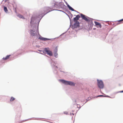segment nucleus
Returning a JSON list of instances; mask_svg holds the SVG:
<instances>
[{"instance_id":"0eeeda50","label":"nucleus","mask_w":123,"mask_h":123,"mask_svg":"<svg viewBox=\"0 0 123 123\" xmlns=\"http://www.w3.org/2000/svg\"><path fill=\"white\" fill-rule=\"evenodd\" d=\"M75 23L73 25V27L75 28H77L79 26V22H75Z\"/></svg>"},{"instance_id":"412c9836","label":"nucleus","mask_w":123,"mask_h":123,"mask_svg":"<svg viewBox=\"0 0 123 123\" xmlns=\"http://www.w3.org/2000/svg\"><path fill=\"white\" fill-rule=\"evenodd\" d=\"M121 92H123V91H121Z\"/></svg>"},{"instance_id":"4468645a","label":"nucleus","mask_w":123,"mask_h":123,"mask_svg":"<svg viewBox=\"0 0 123 123\" xmlns=\"http://www.w3.org/2000/svg\"><path fill=\"white\" fill-rule=\"evenodd\" d=\"M4 11L6 12H8V10L7 9V8L6 7L4 6Z\"/></svg>"},{"instance_id":"f03ea898","label":"nucleus","mask_w":123,"mask_h":123,"mask_svg":"<svg viewBox=\"0 0 123 123\" xmlns=\"http://www.w3.org/2000/svg\"><path fill=\"white\" fill-rule=\"evenodd\" d=\"M81 17L82 18L85 20L86 22H89L90 21L91 19L89 17L82 14H80Z\"/></svg>"},{"instance_id":"f3484780","label":"nucleus","mask_w":123,"mask_h":123,"mask_svg":"<svg viewBox=\"0 0 123 123\" xmlns=\"http://www.w3.org/2000/svg\"><path fill=\"white\" fill-rule=\"evenodd\" d=\"M122 21H123V19L118 21L119 22H121Z\"/></svg>"},{"instance_id":"39448f33","label":"nucleus","mask_w":123,"mask_h":123,"mask_svg":"<svg viewBox=\"0 0 123 123\" xmlns=\"http://www.w3.org/2000/svg\"><path fill=\"white\" fill-rule=\"evenodd\" d=\"M45 50L47 53L50 56H51L53 55L52 52L51 51L49 50V48H45Z\"/></svg>"},{"instance_id":"2eb2a0df","label":"nucleus","mask_w":123,"mask_h":123,"mask_svg":"<svg viewBox=\"0 0 123 123\" xmlns=\"http://www.w3.org/2000/svg\"><path fill=\"white\" fill-rule=\"evenodd\" d=\"M15 99V98H14L12 97L10 99V100L11 101H12L14 100Z\"/></svg>"},{"instance_id":"f257e3e1","label":"nucleus","mask_w":123,"mask_h":123,"mask_svg":"<svg viewBox=\"0 0 123 123\" xmlns=\"http://www.w3.org/2000/svg\"><path fill=\"white\" fill-rule=\"evenodd\" d=\"M61 81L66 85H69L71 86H74L75 83L72 82L67 81L64 80H61Z\"/></svg>"},{"instance_id":"20e7f679","label":"nucleus","mask_w":123,"mask_h":123,"mask_svg":"<svg viewBox=\"0 0 123 123\" xmlns=\"http://www.w3.org/2000/svg\"><path fill=\"white\" fill-rule=\"evenodd\" d=\"M50 9L49 7L44 8L43 10L44 13L43 14V16H44L47 13L51 11V10H50Z\"/></svg>"},{"instance_id":"9d476101","label":"nucleus","mask_w":123,"mask_h":123,"mask_svg":"<svg viewBox=\"0 0 123 123\" xmlns=\"http://www.w3.org/2000/svg\"><path fill=\"white\" fill-rule=\"evenodd\" d=\"M10 56H11L10 55H7L5 58L4 57L3 58V59L4 60H6L8 59L10 57Z\"/></svg>"},{"instance_id":"f8f14e48","label":"nucleus","mask_w":123,"mask_h":123,"mask_svg":"<svg viewBox=\"0 0 123 123\" xmlns=\"http://www.w3.org/2000/svg\"><path fill=\"white\" fill-rule=\"evenodd\" d=\"M67 6L70 10L73 11H74V9L71 7L68 4L67 5Z\"/></svg>"},{"instance_id":"6ab92c4d","label":"nucleus","mask_w":123,"mask_h":123,"mask_svg":"<svg viewBox=\"0 0 123 123\" xmlns=\"http://www.w3.org/2000/svg\"><path fill=\"white\" fill-rule=\"evenodd\" d=\"M70 115H72L73 116H74V114L73 113H70Z\"/></svg>"},{"instance_id":"423d86ee","label":"nucleus","mask_w":123,"mask_h":123,"mask_svg":"<svg viewBox=\"0 0 123 123\" xmlns=\"http://www.w3.org/2000/svg\"><path fill=\"white\" fill-rule=\"evenodd\" d=\"M80 17V16L79 15H77L76 17L74 18L73 21L74 22H78L77 20H79V18Z\"/></svg>"},{"instance_id":"ddd939ff","label":"nucleus","mask_w":123,"mask_h":123,"mask_svg":"<svg viewBox=\"0 0 123 123\" xmlns=\"http://www.w3.org/2000/svg\"><path fill=\"white\" fill-rule=\"evenodd\" d=\"M18 16L19 18H22L23 19L25 18L23 17V16L22 15L20 14L18 15Z\"/></svg>"},{"instance_id":"a211bd4d","label":"nucleus","mask_w":123,"mask_h":123,"mask_svg":"<svg viewBox=\"0 0 123 123\" xmlns=\"http://www.w3.org/2000/svg\"><path fill=\"white\" fill-rule=\"evenodd\" d=\"M64 113L65 114H68V113L67 112H64Z\"/></svg>"},{"instance_id":"6e6552de","label":"nucleus","mask_w":123,"mask_h":123,"mask_svg":"<svg viewBox=\"0 0 123 123\" xmlns=\"http://www.w3.org/2000/svg\"><path fill=\"white\" fill-rule=\"evenodd\" d=\"M94 23L95 25L97 26L98 27H99L100 28H101L102 26L100 24L96 21H95Z\"/></svg>"},{"instance_id":"7ed1b4c3","label":"nucleus","mask_w":123,"mask_h":123,"mask_svg":"<svg viewBox=\"0 0 123 123\" xmlns=\"http://www.w3.org/2000/svg\"><path fill=\"white\" fill-rule=\"evenodd\" d=\"M98 82V86L100 88H103L104 87L103 82L102 80H97Z\"/></svg>"},{"instance_id":"9b49d317","label":"nucleus","mask_w":123,"mask_h":123,"mask_svg":"<svg viewBox=\"0 0 123 123\" xmlns=\"http://www.w3.org/2000/svg\"><path fill=\"white\" fill-rule=\"evenodd\" d=\"M30 32L31 33V36H33L35 35V34L34 33H33V32H34V31L33 30H31L30 31Z\"/></svg>"},{"instance_id":"1a4fd4ad","label":"nucleus","mask_w":123,"mask_h":123,"mask_svg":"<svg viewBox=\"0 0 123 123\" xmlns=\"http://www.w3.org/2000/svg\"><path fill=\"white\" fill-rule=\"evenodd\" d=\"M39 39L41 40H43L44 41H46L47 40H49V39L47 38H44L42 37L41 36L39 37Z\"/></svg>"},{"instance_id":"dca6fc26","label":"nucleus","mask_w":123,"mask_h":123,"mask_svg":"<svg viewBox=\"0 0 123 123\" xmlns=\"http://www.w3.org/2000/svg\"><path fill=\"white\" fill-rule=\"evenodd\" d=\"M104 96L103 95H99L97 96L96 97H103Z\"/></svg>"},{"instance_id":"aec40b11","label":"nucleus","mask_w":123,"mask_h":123,"mask_svg":"<svg viewBox=\"0 0 123 123\" xmlns=\"http://www.w3.org/2000/svg\"><path fill=\"white\" fill-rule=\"evenodd\" d=\"M121 23H118V24H120Z\"/></svg>"}]
</instances>
